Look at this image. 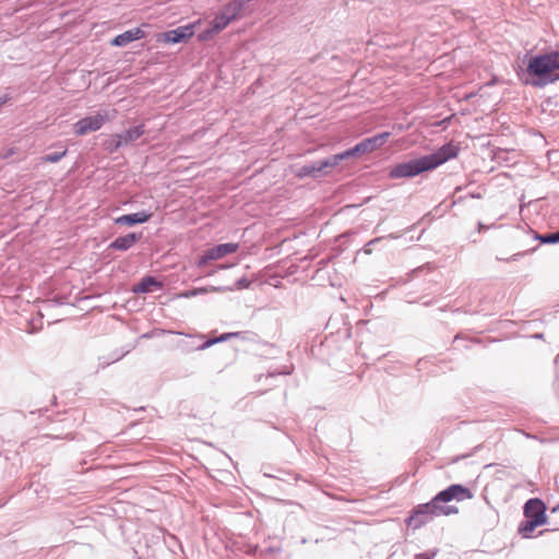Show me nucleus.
I'll use <instances>...</instances> for the list:
<instances>
[{"label": "nucleus", "instance_id": "7", "mask_svg": "<svg viewBox=\"0 0 559 559\" xmlns=\"http://www.w3.org/2000/svg\"><path fill=\"white\" fill-rule=\"evenodd\" d=\"M107 120L108 117L102 114L85 117L73 124V131L76 135H85L88 132L99 130Z\"/></svg>", "mask_w": 559, "mask_h": 559}, {"label": "nucleus", "instance_id": "1", "mask_svg": "<svg viewBox=\"0 0 559 559\" xmlns=\"http://www.w3.org/2000/svg\"><path fill=\"white\" fill-rule=\"evenodd\" d=\"M457 154L459 147L450 142L441 146L433 154L395 165L391 168L389 177L391 179L415 177L437 168L449 159L456 157Z\"/></svg>", "mask_w": 559, "mask_h": 559}, {"label": "nucleus", "instance_id": "17", "mask_svg": "<svg viewBox=\"0 0 559 559\" xmlns=\"http://www.w3.org/2000/svg\"><path fill=\"white\" fill-rule=\"evenodd\" d=\"M144 134V126H136L132 129L127 130L124 133L120 134L122 136L123 143L129 144Z\"/></svg>", "mask_w": 559, "mask_h": 559}, {"label": "nucleus", "instance_id": "23", "mask_svg": "<svg viewBox=\"0 0 559 559\" xmlns=\"http://www.w3.org/2000/svg\"><path fill=\"white\" fill-rule=\"evenodd\" d=\"M204 292H205V289L200 288V289H194V290L186 292V293L182 294V296L186 297V298H189V297L198 295L199 293H204Z\"/></svg>", "mask_w": 559, "mask_h": 559}, {"label": "nucleus", "instance_id": "16", "mask_svg": "<svg viewBox=\"0 0 559 559\" xmlns=\"http://www.w3.org/2000/svg\"><path fill=\"white\" fill-rule=\"evenodd\" d=\"M545 522L539 521L538 519H526L524 522L520 524L519 533L524 537H530L531 533L538 526L544 524Z\"/></svg>", "mask_w": 559, "mask_h": 559}, {"label": "nucleus", "instance_id": "2", "mask_svg": "<svg viewBox=\"0 0 559 559\" xmlns=\"http://www.w3.org/2000/svg\"><path fill=\"white\" fill-rule=\"evenodd\" d=\"M472 497V491H439L429 503L421 504L415 510L414 514L408 518L407 524L414 528H419L428 521L429 515H450L457 513L455 507H442L441 504L452 500L462 501L471 499Z\"/></svg>", "mask_w": 559, "mask_h": 559}, {"label": "nucleus", "instance_id": "11", "mask_svg": "<svg viewBox=\"0 0 559 559\" xmlns=\"http://www.w3.org/2000/svg\"><path fill=\"white\" fill-rule=\"evenodd\" d=\"M526 519H538L545 522V506L539 499H530L524 506Z\"/></svg>", "mask_w": 559, "mask_h": 559}, {"label": "nucleus", "instance_id": "6", "mask_svg": "<svg viewBox=\"0 0 559 559\" xmlns=\"http://www.w3.org/2000/svg\"><path fill=\"white\" fill-rule=\"evenodd\" d=\"M239 249L238 243L228 242L215 246L204 251L198 261L200 267L205 266L210 261L219 260L227 254L235 253Z\"/></svg>", "mask_w": 559, "mask_h": 559}, {"label": "nucleus", "instance_id": "18", "mask_svg": "<svg viewBox=\"0 0 559 559\" xmlns=\"http://www.w3.org/2000/svg\"><path fill=\"white\" fill-rule=\"evenodd\" d=\"M67 155V150H63L62 152H56L52 154H47L41 157L43 163H58L62 157Z\"/></svg>", "mask_w": 559, "mask_h": 559}, {"label": "nucleus", "instance_id": "19", "mask_svg": "<svg viewBox=\"0 0 559 559\" xmlns=\"http://www.w3.org/2000/svg\"><path fill=\"white\" fill-rule=\"evenodd\" d=\"M237 333H225V334H222L219 337L217 338H213V340H209L206 341L203 345H201V349H205L210 346H212L213 344L217 343V342H223V341H227L229 340L230 337L233 336H236Z\"/></svg>", "mask_w": 559, "mask_h": 559}, {"label": "nucleus", "instance_id": "14", "mask_svg": "<svg viewBox=\"0 0 559 559\" xmlns=\"http://www.w3.org/2000/svg\"><path fill=\"white\" fill-rule=\"evenodd\" d=\"M152 214H147L145 212H139L133 214H127L122 215L118 218H116V224L119 225H134V224H142L147 222L151 218Z\"/></svg>", "mask_w": 559, "mask_h": 559}, {"label": "nucleus", "instance_id": "3", "mask_svg": "<svg viewBox=\"0 0 559 559\" xmlns=\"http://www.w3.org/2000/svg\"><path fill=\"white\" fill-rule=\"evenodd\" d=\"M532 85L545 86L559 80V51L534 56L526 68Z\"/></svg>", "mask_w": 559, "mask_h": 559}, {"label": "nucleus", "instance_id": "22", "mask_svg": "<svg viewBox=\"0 0 559 559\" xmlns=\"http://www.w3.org/2000/svg\"><path fill=\"white\" fill-rule=\"evenodd\" d=\"M540 239H542L543 242H546V243L559 242V231L558 233H554V234H548L546 236H543Z\"/></svg>", "mask_w": 559, "mask_h": 559}, {"label": "nucleus", "instance_id": "8", "mask_svg": "<svg viewBox=\"0 0 559 559\" xmlns=\"http://www.w3.org/2000/svg\"><path fill=\"white\" fill-rule=\"evenodd\" d=\"M340 164L337 155H333L324 160L317 162L312 165L304 166L299 169L298 177H317L318 174H326L328 169L334 168Z\"/></svg>", "mask_w": 559, "mask_h": 559}, {"label": "nucleus", "instance_id": "24", "mask_svg": "<svg viewBox=\"0 0 559 559\" xmlns=\"http://www.w3.org/2000/svg\"><path fill=\"white\" fill-rule=\"evenodd\" d=\"M9 100V97L7 95L0 97V107L7 104Z\"/></svg>", "mask_w": 559, "mask_h": 559}, {"label": "nucleus", "instance_id": "21", "mask_svg": "<svg viewBox=\"0 0 559 559\" xmlns=\"http://www.w3.org/2000/svg\"><path fill=\"white\" fill-rule=\"evenodd\" d=\"M438 554V549H431L426 552L415 555L414 559H433Z\"/></svg>", "mask_w": 559, "mask_h": 559}, {"label": "nucleus", "instance_id": "5", "mask_svg": "<svg viewBox=\"0 0 559 559\" xmlns=\"http://www.w3.org/2000/svg\"><path fill=\"white\" fill-rule=\"evenodd\" d=\"M201 24L198 20L188 25L179 26L176 29L167 31L157 36V41L163 44H178L186 43L194 35L195 27Z\"/></svg>", "mask_w": 559, "mask_h": 559}, {"label": "nucleus", "instance_id": "13", "mask_svg": "<svg viewBox=\"0 0 559 559\" xmlns=\"http://www.w3.org/2000/svg\"><path fill=\"white\" fill-rule=\"evenodd\" d=\"M163 284L158 282L155 277L145 276L141 280V282L133 286L132 292L135 294H145L151 293L156 289H160Z\"/></svg>", "mask_w": 559, "mask_h": 559}, {"label": "nucleus", "instance_id": "20", "mask_svg": "<svg viewBox=\"0 0 559 559\" xmlns=\"http://www.w3.org/2000/svg\"><path fill=\"white\" fill-rule=\"evenodd\" d=\"M109 145L110 151H116L124 145L122 136H120V134H114L109 141Z\"/></svg>", "mask_w": 559, "mask_h": 559}, {"label": "nucleus", "instance_id": "10", "mask_svg": "<svg viewBox=\"0 0 559 559\" xmlns=\"http://www.w3.org/2000/svg\"><path fill=\"white\" fill-rule=\"evenodd\" d=\"M145 36H146V33L144 32V29L142 27H135L132 29H128V31L123 32L122 34L117 35L110 41V44L116 47H123L134 40L142 39Z\"/></svg>", "mask_w": 559, "mask_h": 559}, {"label": "nucleus", "instance_id": "4", "mask_svg": "<svg viewBox=\"0 0 559 559\" xmlns=\"http://www.w3.org/2000/svg\"><path fill=\"white\" fill-rule=\"evenodd\" d=\"M390 138V132L379 133L374 136L367 138L356 144L353 148H349L343 153L336 154L338 160L355 156L357 154H366L376 151L381 147Z\"/></svg>", "mask_w": 559, "mask_h": 559}, {"label": "nucleus", "instance_id": "12", "mask_svg": "<svg viewBox=\"0 0 559 559\" xmlns=\"http://www.w3.org/2000/svg\"><path fill=\"white\" fill-rule=\"evenodd\" d=\"M246 2L248 1L230 0L227 4L223 7V9L219 12L224 14L230 22L236 21L240 16V13Z\"/></svg>", "mask_w": 559, "mask_h": 559}, {"label": "nucleus", "instance_id": "9", "mask_svg": "<svg viewBox=\"0 0 559 559\" xmlns=\"http://www.w3.org/2000/svg\"><path fill=\"white\" fill-rule=\"evenodd\" d=\"M230 23L231 22L224 14L218 12L210 23V27L198 35V39L200 41H209L213 39L215 35L224 31Z\"/></svg>", "mask_w": 559, "mask_h": 559}, {"label": "nucleus", "instance_id": "26", "mask_svg": "<svg viewBox=\"0 0 559 559\" xmlns=\"http://www.w3.org/2000/svg\"><path fill=\"white\" fill-rule=\"evenodd\" d=\"M557 509H559V504L554 507L552 511H557Z\"/></svg>", "mask_w": 559, "mask_h": 559}, {"label": "nucleus", "instance_id": "15", "mask_svg": "<svg viewBox=\"0 0 559 559\" xmlns=\"http://www.w3.org/2000/svg\"><path fill=\"white\" fill-rule=\"evenodd\" d=\"M141 238V235H136L134 233L128 234L126 236H121L116 238L111 243L110 248L117 249V250H128L131 248L136 241H139Z\"/></svg>", "mask_w": 559, "mask_h": 559}, {"label": "nucleus", "instance_id": "25", "mask_svg": "<svg viewBox=\"0 0 559 559\" xmlns=\"http://www.w3.org/2000/svg\"><path fill=\"white\" fill-rule=\"evenodd\" d=\"M448 489L454 490V489H464V488L460 485H451L450 487H448Z\"/></svg>", "mask_w": 559, "mask_h": 559}]
</instances>
